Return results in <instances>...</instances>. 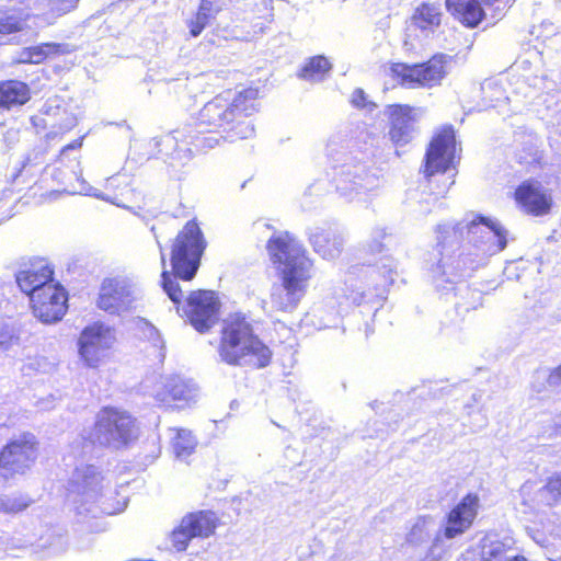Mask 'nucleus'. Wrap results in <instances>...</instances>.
I'll return each mask as SVG.
<instances>
[{
    "label": "nucleus",
    "instance_id": "3",
    "mask_svg": "<svg viewBox=\"0 0 561 561\" xmlns=\"http://www.w3.org/2000/svg\"><path fill=\"white\" fill-rule=\"evenodd\" d=\"M135 420L126 412L102 409L95 417L93 427L85 430L83 438L93 445L119 449L136 439Z\"/></svg>",
    "mask_w": 561,
    "mask_h": 561
},
{
    "label": "nucleus",
    "instance_id": "55",
    "mask_svg": "<svg viewBox=\"0 0 561 561\" xmlns=\"http://www.w3.org/2000/svg\"><path fill=\"white\" fill-rule=\"evenodd\" d=\"M87 512H92L91 507L85 508Z\"/></svg>",
    "mask_w": 561,
    "mask_h": 561
},
{
    "label": "nucleus",
    "instance_id": "18",
    "mask_svg": "<svg viewBox=\"0 0 561 561\" xmlns=\"http://www.w3.org/2000/svg\"><path fill=\"white\" fill-rule=\"evenodd\" d=\"M390 121L389 137L397 146L409 144L415 136L417 128L416 110L409 105L388 106Z\"/></svg>",
    "mask_w": 561,
    "mask_h": 561
},
{
    "label": "nucleus",
    "instance_id": "25",
    "mask_svg": "<svg viewBox=\"0 0 561 561\" xmlns=\"http://www.w3.org/2000/svg\"><path fill=\"white\" fill-rule=\"evenodd\" d=\"M183 527H188L190 534L195 538H207L215 533L217 517L210 511H201L183 517Z\"/></svg>",
    "mask_w": 561,
    "mask_h": 561
},
{
    "label": "nucleus",
    "instance_id": "56",
    "mask_svg": "<svg viewBox=\"0 0 561 561\" xmlns=\"http://www.w3.org/2000/svg\"><path fill=\"white\" fill-rule=\"evenodd\" d=\"M26 0H21V2H25Z\"/></svg>",
    "mask_w": 561,
    "mask_h": 561
},
{
    "label": "nucleus",
    "instance_id": "7",
    "mask_svg": "<svg viewBox=\"0 0 561 561\" xmlns=\"http://www.w3.org/2000/svg\"><path fill=\"white\" fill-rule=\"evenodd\" d=\"M450 59L447 55L438 54L424 64L408 65L397 62L389 67L388 75L399 84L407 88H432L440 84L448 73Z\"/></svg>",
    "mask_w": 561,
    "mask_h": 561
},
{
    "label": "nucleus",
    "instance_id": "32",
    "mask_svg": "<svg viewBox=\"0 0 561 561\" xmlns=\"http://www.w3.org/2000/svg\"><path fill=\"white\" fill-rule=\"evenodd\" d=\"M259 96V90L254 88L244 89L234 98L229 101L230 108L234 117L241 116V114L248 116L255 110V101Z\"/></svg>",
    "mask_w": 561,
    "mask_h": 561
},
{
    "label": "nucleus",
    "instance_id": "48",
    "mask_svg": "<svg viewBox=\"0 0 561 561\" xmlns=\"http://www.w3.org/2000/svg\"><path fill=\"white\" fill-rule=\"evenodd\" d=\"M459 229H461L459 227V225L457 227H450L449 225L438 226V232L439 233H442L443 230H444V232H446V233H449V231H453V233L456 234Z\"/></svg>",
    "mask_w": 561,
    "mask_h": 561
},
{
    "label": "nucleus",
    "instance_id": "20",
    "mask_svg": "<svg viewBox=\"0 0 561 561\" xmlns=\"http://www.w3.org/2000/svg\"><path fill=\"white\" fill-rule=\"evenodd\" d=\"M16 283L21 290L30 296V300L34 295L53 282V270L44 260H37L25 266L16 274Z\"/></svg>",
    "mask_w": 561,
    "mask_h": 561
},
{
    "label": "nucleus",
    "instance_id": "14",
    "mask_svg": "<svg viewBox=\"0 0 561 561\" xmlns=\"http://www.w3.org/2000/svg\"><path fill=\"white\" fill-rule=\"evenodd\" d=\"M379 186V179L364 165L348 167L336 179V191L348 201L366 202Z\"/></svg>",
    "mask_w": 561,
    "mask_h": 561
},
{
    "label": "nucleus",
    "instance_id": "42",
    "mask_svg": "<svg viewBox=\"0 0 561 561\" xmlns=\"http://www.w3.org/2000/svg\"><path fill=\"white\" fill-rule=\"evenodd\" d=\"M220 9V0H201L198 11L213 19Z\"/></svg>",
    "mask_w": 561,
    "mask_h": 561
},
{
    "label": "nucleus",
    "instance_id": "40",
    "mask_svg": "<svg viewBox=\"0 0 561 561\" xmlns=\"http://www.w3.org/2000/svg\"><path fill=\"white\" fill-rule=\"evenodd\" d=\"M27 506V503L22 502L21 500L10 499L8 496L0 497V511L3 512H19Z\"/></svg>",
    "mask_w": 561,
    "mask_h": 561
},
{
    "label": "nucleus",
    "instance_id": "33",
    "mask_svg": "<svg viewBox=\"0 0 561 561\" xmlns=\"http://www.w3.org/2000/svg\"><path fill=\"white\" fill-rule=\"evenodd\" d=\"M330 70V61L323 56H316L304 66L300 77L309 81H321Z\"/></svg>",
    "mask_w": 561,
    "mask_h": 561
},
{
    "label": "nucleus",
    "instance_id": "41",
    "mask_svg": "<svg viewBox=\"0 0 561 561\" xmlns=\"http://www.w3.org/2000/svg\"><path fill=\"white\" fill-rule=\"evenodd\" d=\"M231 130L234 133V136L240 139L250 138L254 134V127L248 121H239Z\"/></svg>",
    "mask_w": 561,
    "mask_h": 561
},
{
    "label": "nucleus",
    "instance_id": "27",
    "mask_svg": "<svg viewBox=\"0 0 561 561\" xmlns=\"http://www.w3.org/2000/svg\"><path fill=\"white\" fill-rule=\"evenodd\" d=\"M442 22V10L438 4L423 3L416 8L412 23L423 32H434Z\"/></svg>",
    "mask_w": 561,
    "mask_h": 561
},
{
    "label": "nucleus",
    "instance_id": "37",
    "mask_svg": "<svg viewBox=\"0 0 561 561\" xmlns=\"http://www.w3.org/2000/svg\"><path fill=\"white\" fill-rule=\"evenodd\" d=\"M71 193L89 195L99 199L110 201L105 194L91 186L81 175L77 176V185L72 186Z\"/></svg>",
    "mask_w": 561,
    "mask_h": 561
},
{
    "label": "nucleus",
    "instance_id": "52",
    "mask_svg": "<svg viewBox=\"0 0 561 561\" xmlns=\"http://www.w3.org/2000/svg\"><path fill=\"white\" fill-rule=\"evenodd\" d=\"M362 300H363V298H362V297H360V298H356V297H354V298H353V301H354L355 304H357V305H359V304L362 302Z\"/></svg>",
    "mask_w": 561,
    "mask_h": 561
},
{
    "label": "nucleus",
    "instance_id": "51",
    "mask_svg": "<svg viewBox=\"0 0 561 561\" xmlns=\"http://www.w3.org/2000/svg\"><path fill=\"white\" fill-rule=\"evenodd\" d=\"M510 561H527L524 557H520V556H517V554H514L513 558H511Z\"/></svg>",
    "mask_w": 561,
    "mask_h": 561
},
{
    "label": "nucleus",
    "instance_id": "36",
    "mask_svg": "<svg viewBox=\"0 0 561 561\" xmlns=\"http://www.w3.org/2000/svg\"><path fill=\"white\" fill-rule=\"evenodd\" d=\"M187 528L188 527H183L182 519L178 528H175L171 534L172 545L178 551H184L187 548L190 540L194 538Z\"/></svg>",
    "mask_w": 561,
    "mask_h": 561
},
{
    "label": "nucleus",
    "instance_id": "46",
    "mask_svg": "<svg viewBox=\"0 0 561 561\" xmlns=\"http://www.w3.org/2000/svg\"><path fill=\"white\" fill-rule=\"evenodd\" d=\"M66 549V540L64 537L58 536L55 539V542L50 546V550L53 553H59Z\"/></svg>",
    "mask_w": 561,
    "mask_h": 561
},
{
    "label": "nucleus",
    "instance_id": "49",
    "mask_svg": "<svg viewBox=\"0 0 561 561\" xmlns=\"http://www.w3.org/2000/svg\"><path fill=\"white\" fill-rule=\"evenodd\" d=\"M158 245L160 248V254H161V263L162 265L164 266L165 265V256H164V253H163V250H162V247L160 244V242L158 241Z\"/></svg>",
    "mask_w": 561,
    "mask_h": 561
},
{
    "label": "nucleus",
    "instance_id": "31",
    "mask_svg": "<svg viewBox=\"0 0 561 561\" xmlns=\"http://www.w3.org/2000/svg\"><path fill=\"white\" fill-rule=\"evenodd\" d=\"M30 49L33 64H41L47 58H55L73 51V47L67 43H44L31 46Z\"/></svg>",
    "mask_w": 561,
    "mask_h": 561
},
{
    "label": "nucleus",
    "instance_id": "17",
    "mask_svg": "<svg viewBox=\"0 0 561 561\" xmlns=\"http://www.w3.org/2000/svg\"><path fill=\"white\" fill-rule=\"evenodd\" d=\"M515 199L520 208L534 216L548 214L552 206L550 191L539 181H525L515 191Z\"/></svg>",
    "mask_w": 561,
    "mask_h": 561
},
{
    "label": "nucleus",
    "instance_id": "34",
    "mask_svg": "<svg viewBox=\"0 0 561 561\" xmlns=\"http://www.w3.org/2000/svg\"><path fill=\"white\" fill-rule=\"evenodd\" d=\"M24 22L13 13L0 12V35L20 32Z\"/></svg>",
    "mask_w": 561,
    "mask_h": 561
},
{
    "label": "nucleus",
    "instance_id": "10",
    "mask_svg": "<svg viewBox=\"0 0 561 561\" xmlns=\"http://www.w3.org/2000/svg\"><path fill=\"white\" fill-rule=\"evenodd\" d=\"M144 388L149 396L163 404H190L198 396L197 386L178 375L151 376L146 379Z\"/></svg>",
    "mask_w": 561,
    "mask_h": 561
},
{
    "label": "nucleus",
    "instance_id": "22",
    "mask_svg": "<svg viewBox=\"0 0 561 561\" xmlns=\"http://www.w3.org/2000/svg\"><path fill=\"white\" fill-rule=\"evenodd\" d=\"M447 10L460 23L476 27L484 18V10L478 0H446Z\"/></svg>",
    "mask_w": 561,
    "mask_h": 561
},
{
    "label": "nucleus",
    "instance_id": "29",
    "mask_svg": "<svg viewBox=\"0 0 561 561\" xmlns=\"http://www.w3.org/2000/svg\"><path fill=\"white\" fill-rule=\"evenodd\" d=\"M531 387L537 393L561 389V364L553 369L536 370Z\"/></svg>",
    "mask_w": 561,
    "mask_h": 561
},
{
    "label": "nucleus",
    "instance_id": "47",
    "mask_svg": "<svg viewBox=\"0 0 561 561\" xmlns=\"http://www.w3.org/2000/svg\"><path fill=\"white\" fill-rule=\"evenodd\" d=\"M18 61L22 62V64H33V58L31 55L30 47H26L21 50V53L19 54Z\"/></svg>",
    "mask_w": 561,
    "mask_h": 561
},
{
    "label": "nucleus",
    "instance_id": "26",
    "mask_svg": "<svg viewBox=\"0 0 561 561\" xmlns=\"http://www.w3.org/2000/svg\"><path fill=\"white\" fill-rule=\"evenodd\" d=\"M30 100V89L21 81L0 82V107L22 105Z\"/></svg>",
    "mask_w": 561,
    "mask_h": 561
},
{
    "label": "nucleus",
    "instance_id": "15",
    "mask_svg": "<svg viewBox=\"0 0 561 561\" xmlns=\"http://www.w3.org/2000/svg\"><path fill=\"white\" fill-rule=\"evenodd\" d=\"M67 295L58 284L39 289L31 299L34 316L43 323H55L62 319L67 310Z\"/></svg>",
    "mask_w": 561,
    "mask_h": 561
},
{
    "label": "nucleus",
    "instance_id": "5",
    "mask_svg": "<svg viewBox=\"0 0 561 561\" xmlns=\"http://www.w3.org/2000/svg\"><path fill=\"white\" fill-rule=\"evenodd\" d=\"M479 507V497L466 495L446 516L445 524L438 527L428 549L427 558L438 561L448 552L445 540H451L465 534L473 524Z\"/></svg>",
    "mask_w": 561,
    "mask_h": 561
},
{
    "label": "nucleus",
    "instance_id": "23",
    "mask_svg": "<svg viewBox=\"0 0 561 561\" xmlns=\"http://www.w3.org/2000/svg\"><path fill=\"white\" fill-rule=\"evenodd\" d=\"M310 242L314 251L327 260L336 259L343 247V239L340 234L323 229H316L310 234Z\"/></svg>",
    "mask_w": 561,
    "mask_h": 561
},
{
    "label": "nucleus",
    "instance_id": "28",
    "mask_svg": "<svg viewBox=\"0 0 561 561\" xmlns=\"http://www.w3.org/2000/svg\"><path fill=\"white\" fill-rule=\"evenodd\" d=\"M438 530L435 518L432 516H420L412 524L407 534V541L413 546L426 542L432 536L435 537Z\"/></svg>",
    "mask_w": 561,
    "mask_h": 561
},
{
    "label": "nucleus",
    "instance_id": "4",
    "mask_svg": "<svg viewBox=\"0 0 561 561\" xmlns=\"http://www.w3.org/2000/svg\"><path fill=\"white\" fill-rule=\"evenodd\" d=\"M205 248L206 241L197 222L188 221L172 244L171 263L174 276L183 280L193 279Z\"/></svg>",
    "mask_w": 561,
    "mask_h": 561
},
{
    "label": "nucleus",
    "instance_id": "8",
    "mask_svg": "<svg viewBox=\"0 0 561 561\" xmlns=\"http://www.w3.org/2000/svg\"><path fill=\"white\" fill-rule=\"evenodd\" d=\"M456 153L455 133L451 127H444L433 137L425 156L424 173L430 182L435 175L444 178V183L434 192L436 195H444L454 184V174L446 173L453 164Z\"/></svg>",
    "mask_w": 561,
    "mask_h": 561
},
{
    "label": "nucleus",
    "instance_id": "2",
    "mask_svg": "<svg viewBox=\"0 0 561 561\" xmlns=\"http://www.w3.org/2000/svg\"><path fill=\"white\" fill-rule=\"evenodd\" d=\"M219 356L229 365L261 368L270 363L272 352L253 333L247 317L233 313L224 320Z\"/></svg>",
    "mask_w": 561,
    "mask_h": 561
},
{
    "label": "nucleus",
    "instance_id": "12",
    "mask_svg": "<svg viewBox=\"0 0 561 561\" xmlns=\"http://www.w3.org/2000/svg\"><path fill=\"white\" fill-rule=\"evenodd\" d=\"M220 301L211 290H197L190 294L185 314L198 332H206L219 319Z\"/></svg>",
    "mask_w": 561,
    "mask_h": 561
},
{
    "label": "nucleus",
    "instance_id": "30",
    "mask_svg": "<svg viewBox=\"0 0 561 561\" xmlns=\"http://www.w3.org/2000/svg\"><path fill=\"white\" fill-rule=\"evenodd\" d=\"M172 449L176 458L184 459L192 455L196 448L197 440L191 431L184 428H171Z\"/></svg>",
    "mask_w": 561,
    "mask_h": 561
},
{
    "label": "nucleus",
    "instance_id": "35",
    "mask_svg": "<svg viewBox=\"0 0 561 561\" xmlns=\"http://www.w3.org/2000/svg\"><path fill=\"white\" fill-rule=\"evenodd\" d=\"M161 277L163 290L173 302L179 304L183 296L182 289L180 288L179 284L171 277V275L167 271L162 272Z\"/></svg>",
    "mask_w": 561,
    "mask_h": 561
},
{
    "label": "nucleus",
    "instance_id": "43",
    "mask_svg": "<svg viewBox=\"0 0 561 561\" xmlns=\"http://www.w3.org/2000/svg\"><path fill=\"white\" fill-rule=\"evenodd\" d=\"M13 334L8 329H0V352L7 351L13 343Z\"/></svg>",
    "mask_w": 561,
    "mask_h": 561
},
{
    "label": "nucleus",
    "instance_id": "39",
    "mask_svg": "<svg viewBox=\"0 0 561 561\" xmlns=\"http://www.w3.org/2000/svg\"><path fill=\"white\" fill-rule=\"evenodd\" d=\"M79 0H49L50 10L57 14L62 15L77 7Z\"/></svg>",
    "mask_w": 561,
    "mask_h": 561
},
{
    "label": "nucleus",
    "instance_id": "45",
    "mask_svg": "<svg viewBox=\"0 0 561 561\" xmlns=\"http://www.w3.org/2000/svg\"><path fill=\"white\" fill-rule=\"evenodd\" d=\"M550 488L553 490L556 499L561 497V472L556 473L549 479Z\"/></svg>",
    "mask_w": 561,
    "mask_h": 561
},
{
    "label": "nucleus",
    "instance_id": "11",
    "mask_svg": "<svg viewBox=\"0 0 561 561\" xmlns=\"http://www.w3.org/2000/svg\"><path fill=\"white\" fill-rule=\"evenodd\" d=\"M139 298L140 290L135 282L126 277H114L103 280L96 304L111 314H121L131 310Z\"/></svg>",
    "mask_w": 561,
    "mask_h": 561
},
{
    "label": "nucleus",
    "instance_id": "44",
    "mask_svg": "<svg viewBox=\"0 0 561 561\" xmlns=\"http://www.w3.org/2000/svg\"><path fill=\"white\" fill-rule=\"evenodd\" d=\"M352 103L356 107H365L366 106V95L365 92L362 89H356L352 93Z\"/></svg>",
    "mask_w": 561,
    "mask_h": 561
},
{
    "label": "nucleus",
    "instance_id": "24",
    "mask_svg": "<svg viewBox=\"0 0 561 561\" xmlns=\"http://www.w3.org/2000/svg\"><path fill=\"white\" fill-rule=\"evenodd\" d=\"M513 552L511 540H501L496 535H485L481 540V561H510Z\"/></svg>",
    "mask_w": 561,
    "mask_h": 561
},
{
    "label": "nucleus",
    "instance_id": "16",
    "mask_svg": "<svg viewBox=\"0 0 561 561\" xmlns=\"http://www.w3.org/2000/svg\"><path fill=\"white\" fill-rule=\"evenodd\" d=\"M36 458L34 436L25 434L10 442L0 453V468L10 473H22Z\"/></svg>",
    "mask_w": 561,
    "mask_h": 561
},
{
    "label": "nucleus",
    "instance_id": "38",
    "mask_svg": "<svg viewBox=\"0 0 561 561\" xmlns=\"http://www.w3.org/2000/svg\"><path fill=\"white\" fill-rule=\"evenodd\" d=\"M210 18L197 11L195 16L187 23L192 36L197 37L208 24Z\"/></svg>",
    "mask_w": 561,
    "mask_h": 561
},
{
    "label": "nucleus",
    "instance_id": "21",
    "mask_svg": "<svg viewBox=\"0 0 561 561\" xmlns=\"http://www.w3.org/2000/svg\"><path fill=\"white\" fill-rule=\"evenodd\" d=\"M519 496L525 513L551 505L557 500L549 481L546 485L533 481L525 482L519 490Z\"/></svg>",
    "mask_w": 561,
    "mask_h": 561
},
{
    "label": "nucleus",
    "instance_id": "9",
    "mask_svg": "<svg viewBox=\"0 0 561 561\" xmlns=\"http://www.w3.org/2000/svg\"><path fill=\"white\" fill-rule=\"evenodd\" d=\"M117 342L115 328L101 321L87 325L78 340L79 356L91 368L99 367Z\"/></svg>",
    "mask_w": 561,
    "mask_h": 561
},
{
    "label": "nucleus",
    "instance_id": "1",
    "mask_svg": "<svg viewBox=\"0 0 561 561\" xmlns=\"http://www.w3.org/2000/svg\"><path fill=\"white\" fill-rule=\"evenodd\" d=\"M267 249L272 257L283 265L282 284L272 293V305L278 310L291 311L306 294L312 262L288 232L273 237Z\"/></svg>",
    "mask_w": 561,
    "mask_h": 561
},
{
    "label": "nucleus",
    "instance_id": "6",
    "mask_svg": "<svg viewBox=\"0 0 561 561\" xmlns=\"http://www.w3.org/2000/svg\"><path fill=\"white\" fill-rule=\"evenodd\" d=\"M110 482L102 471L93 465H80L72 472L68 492L71 501L81 505L98 504L100 511L105 514H114L105 502Z\"/></svg>",
    "mask_w": 561,
    "mask_h": 561
},
{
    "label": "nucleus",
    "instance_id": "50",
    "mask_svg": "<svg viewBox=\"0 0 561 561\" xmlns=\"http://www.w3.org/2000/svg\"><path fill=\"white\" fill-rule=\"evenodd\" d=\"M117 179H113V178H110L106 180V187H112L114 186V182H116Z\"/></svg>",
    "mask_w": 561,
    "mask_h": 561
},
{
    "label": "nucleus",
    "instance_id": "19",
    "mask_svg": "<svg viewBox=\"0 0 561 561\" xmlns=\"http://www.w3.org/2000/svg\"><path fill=\"white\" fill-rule=\"evenodd\" d=\"M234 119L236 117L229 105V98H225L224 95H218L206 103L197 118L201 133L222 128Z\"/></svg>",
    "mask_w": 561,
    "mask_h": 561
},
{
    "label": "nucleus",
    "instance_id": "54",
    "mask_svg": "<svg viewBox=\"0 0 561 561\" xmlns=\"http://www.w3.org/2000/svg\"><path fill=\"white\" fill-rule=\"evenodd\" d=\"M179 80L171 79L168 83L178 82Z\"/></svg>",
    "mask_w": 561,
    "mask_h": 561
},
{
    "label": "nucleus",
    "instance_id": "53",
    "mask_svg": "<svg viewBox=\"0 0 561 561\" xmlns=\"http://www.w3.org/2000/svg\"><path fill=\"white\" fill-rule=\"evenodd\" d=\"M556 424H557L558 426H561V413L558 415L557 421H556Z\"/></svg>",
    "mask_w": 561,
    "mask_h": 561
},
{
    "label": "nucleus",
    "instance_id": "13",
    "mask_svg": "<svg viewBox=\"0 0 561 561\" xmlns=\"http://www.w3.org/2000/svg\"><path fill=\"white\" fill-rule=\"evenodd\" d=\"M466 227L474 245L486 255L501 252L507 244V231L491 218L476 216Z\"/></svg>",
    "mask_w": 561,
    "mask_h": 561
}]
</instances>
